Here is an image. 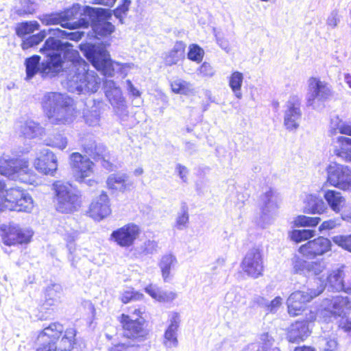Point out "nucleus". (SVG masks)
Returning <instances> with one entry per match:
<instances>
[{
    "label": "nucleus",
    "instance_id": "nucleus-58",
    "mask_svg": "<svg viewBox=\"0 0 351 351\" xmlns=\"http://www.w3.org/2000/svg\"><path fill=\"white\" fill-rule=\"evenodd\" d=\"M85 122L90 126H95L99 124L100 116L97 111H90L84 114Z\"/></svg>",
    "mask_w": 351,
    "mask_h": 351
},
{
    "label": "nucleus",
    "instance_id": "nucleus-51",
    "mask_svg": "<svg viewBox=\"0 0 351 351\" xmlns=\"http://www.w3.org/2000/svg\"><path fill=\"white\" fill-rule=\"evenodd\" d=\"M332 241L342 249L351 252V234L334 236Z\"/></svg>",
    "mask_w": 351,
    "mask_h": 351
},
{
    "label": "nucleus",
    "instance_id": "nucleus-22",
    "mask_svg": "<svg viewBox=\"0 0 351 351\" xmlns=\"http://www.w3.org/2000/svg\"><path fill=\"white\" fill-rule=\"evenodd\" d=\"M261 219L264 224L269 223L278 210L277 197L274 191L269 188L260 197Z\"/></svg>",
    "mask_w": 351,
    "mask_h": 351
},
{
    "label": "nucleus",
    "instance_id": "nucleus-25",
    "mask_svg": "<svg viewBox=\"0 0 351 351\" xmlns=\"http://www.w3.org/2000/svg\"><path fill=\"white\" fill-rule=\"evenodd\" d=\"M344 265H341L339 267L332 269L328 274L325 285L323 286L324 289L327 288L330 291H344L346 288L344 277Z\"/></svg>",
    "mask_w": 351,
    "mask_h": 351
},
{
    "label": "nucleus",
    "instance_id": "nucleus-4",
    "mask_svg": "<svg viewBox=\"0 0 351 351\" xmlns=\"http://www.w3.org/2000/svg\"><path fill=\"white\" fill-rule=\"evenodd\" d=\"M83 14L88 16L89 21L80 19L79 23L84 27L90 24L95 38L100 40L108 38L115 31V26L109 21L112 19L110 10L85 6Z\"/></svg>",
    "mask_w": 351,
    "mask_h": 351
},
{
    "label": "nucleus",
    "instance_id": "nucleus-47",
    "mask_svg": "<svg viewBox=\"0 0 351 351\" xmlns=\"http://www.w3.org/2000/svg\"><path fill=\"white\" fill-rule=\"evenodd\" d=\"M321 219L318 217H308L299 215L294 220V224L297 227H314L316 226Z\"/></svg>",
    "mask_w": 351,
    "mask_h": 351
},
{
    "label": "nucleus",
    "instance_id": "nucleus-7",
    "mask_svg": "<svg viewBox=\"0 0 351 351\" xmlns=\"http://www.w3.org/2000/svg\"><path fill=\"white\" fill-rule=\"evenodd\" d=\"M56 199V210L62 213H72L81 206V195L71 186L60 181L53 184Z\"/></svg>",
    "mask_w": 351,
    "mask_h": 351
},
{
    "label": "nucleus",
    "instance_id": "nucleus-53",
    "mask_svg": "<svg viewBox=\"0 0 351 351\" xmlns=\"http://www.w3.org/2000/svg\"><path fill=\"white\" fill-rule=\"evenodd\" d=\"M326 266V263L324 261L308 262L307 276L319 275L325 269Z\"/></svg>",
    "mask_w": 351,
    "mask_h": 351
},
{
    "label": "nucleus",
    "instance_id": "nucleus-36",
    "mask_svg": "<svg viewBox=\"0 0 351 351\" xmlns=\"http://www.w3.org/2000/svg\"><path fill=\"white\" fill-rule=\"evenodd\" d=\"M44 128L34 121H27L21 128V133L27 138H34L42 135Z\"/></svg>",
    "mask_w": 351,
    "mask_h": 351
},
{
    "label": "nucleus",
    "instance_id": "nucleus-64",
    "mask_svg": "<svg viewBox=\"0 0 351 351\" xmlns=\"http://www.w3.org/2000/svg\"><path fill=\"white\" fill-rule=\"evenodd\" d=\"M340 19L338 16V13L336 10H333L330 12L328 16L326 24L328 26H330L332 28H335L337 27V24L339 23Z\"/></svg>",
    "mask_w": 351,
    "mask_h": 351
},
{
    "label": "nucleus",
    "instance_id": "nucleus-1",
    "mask_svg": "<svg viewBox=\"0 0 351 351\" xmlns=\"http://www.w3.org/2000/svg\"><path fill=\"white\" fill-rule=\"evenodd\" d=\"M68 42L54 37L47 38L41 53H46L47 59L40 63V56L34 55L25 60L26 79L33 78L37 73L43 77L55 76L62 71L66 78L67 89L77 95L94 93L100 86L101 80L84 60L77 50Z\"/></svg>",
    "mask_w": 351,
    "mask_h": 351
},
{
    "label": "nucleus",
    "instance_id": "nucleus-17",
    "mask_svg": "<svg viewBox=\"0 0 351 351\" xmlns=\"http://www.w3.org/2000/svg\"><path fill=\"white\" fill-rule=\"evenodd\" d=\"M140 233L139 226L130 223L113 230L110 239L120 247H129L133 245Z\"/></svg>",
    "mask_w": 351,
    "mask_h": 351
},
{
    "label": "nucleus",
    "instance_id": "nucleus-24",
    "mask_svg": "<svg viewBox=\"0 0 351 351\" xmlns=\"http://www.w3.org/2000/svg\"><path fill=\"white\" fill-rule=\"evenodd\" d=\"M327 307L322 314L324 316L330 313L332 316H342L346 310L351 308V300L348 296L336 295L331 299H326Z\"/></svg>",
    "mask_w": 351,
    "mask_h": 351
},
{
    "label": "nucleus",
    "instance_id": "nucleus-15",
    "mask_svg": "<svg viewBox=\"0 0 351 351\" xmlns=\"http://www.w3.org/2000/svg\"><path fill=\"white\" fill-rule=\"evenodd\" d=\"M1 230L4 232V244L9 246L28 243L33 234L31 230L22 228L19 224L13 222L10 223L8 226H2Z\"/></svg>",
    "mask_w": 351,
    "mask_h": 351
},
{
    "label": "nucleus",
    "instance_id": "nucleus-50",
    "mask_svg": "<svg viewBox=\"0 0 351 351\" xmlns=\"http://www.w3.org/2000/svg\"><path fill=\"white\" fill-rule=\"evenodd\" d=\"M204 56V51L197 44L190 45L187 57L189 60L199 63L202 61Z\"/></svg>",
    "mask_w": 351,
    "mask_h": 351
},
{
    "label": "nucleus",
    "instance_id": "nucleus-20",
    "mask_svg": "<svg viewBox=\"0 0 351 351\" xmlns=\"http://www.w3.org/2000/svg\"><path fill=\"white\" fill-rule=\"evenodd\" d=\"M332 243L330 239L319 237L302 245L298 251L308 258H313L322 256L331 250Z\"/></svg>",
    "mask_w": 351,
    "mask_h": 351
},
{
    "label": "nucleus",
    "instance_id": "nucleus-60",
    "mask_svg": "<svg viewBox=\"0 0 351 351\" xmlns=\"http://www.w3.org/2000/svg\"><path fill=\"white\" fill-rule=\"evenodd\" d=\"M176 297V294L171 291H165L160 289L157 298L158 301L162 302H168L173 301Z\"/></svg>",
    "mask_w": 351,
    "mask_h": 351
},
{
    "label": "nucleus",
    "instance_id": "nucleus-57",
    "mask_svg": "<svg viewBox=\"0 0 351 351\" xmlns=\"http://www.w3.org/2000/svg\"><path fill=\"white\" fill-rule=\"evenodd\" d=\"M49 145L64 149L67 145V139L61 134L54 135L49 138Z\"/></svg>",
    "mask_w": 351,
    "mask_h": 351
},
{
    "label": "nucleus",
    "instance_id": "nucleus-27",
    "mask_svg": "<svg viewBox=\"0 0 351 351\" xmlns=\"http://www.w3.org/2000/svg\"><path fill=\"white\" fill-rule=\"evenodd\" d=\"M180 322V315L178 313H173L170 319V324L164 334L165 346L167 348H176L178 346L177 330Z\"/></svg>",
    "mask_w": 351,
    "mask_h": 351
},
{
    "label": "nucleus",
    "instance_id": "nucleus-32",
    "mask_svg": "<svg viewBox=\"0 0 351 351\" xmlns=\"http://www.w3.org/2000/svg\"><path fill=\"white\" fill-rule=\"evenodd\" d=\"M40 20L43 24L47 25L60 24L62 27L70 29H74L76 27L75 23H63L60 12L43 14L40 17Z\"/></svg>",
    "mask_w": 351,
    "mask_h": 351
},
{
    "label": "nucleus",
    "instance_id": "nucleus-11",
    "mask_svg": "<svg viewBox=\"0 0 351 351\" xmlns=\"http://www.w3.org/2000/svg\"><path fill=\"white\" fill-rule=\"evenodd\" d=\"M327 182L331 186L343 190L351 191V169L337 162L330 163L326 169Z\"/></svg>",
    "mask_w": 351,
    "mask_h": 351
},
{
    "label": "nucleus",
    "instance_id": "nucleus-31",
    "mask_svg": "<svg viewBox=\"0 0 351 351\" xmlns=\"http://www.w3.org/2000/svg\"><path fill=\"white\" fill-rule=\"evenodd\" d=\"M324 197L331 210L337 213L341 211L346 203V199L341 193L335 190L326 191Z\"/></svg>",
    "mask_w": 351,
    "mask_h": 351
},
{
    "label": "nucleus",
    "instance_id": "nucleus-2",
    "mask_svg": "<svg viewBox=\"0 0 351 351\" xmlns=\"http://www.w3.org/2000/svg\"><path fill=\"white\" fill-rule=\"evenodd\" d=\"M109 40L99 43H82L79 49L92 65L106 77H112L115 71L125 76L128 71L134 67L132 63H120L112 61L107 47Z\"/></svg>",
    "mask_w": 351,
    "mask_h": 351
},
{
    "label": "nucleus",
    "instance_id": "nucleus-62",
    "mask_svg": "<svg viewBox=\"0 0 351 351\" xmlns=\"http://www.w3.org/2000/svg\"><path fill=\"white\" fill-rule=\"evenodd\" d=\"M5 184L3 181L0 180V211L4 210V206L7 202V191Z\"/></svg>",
    "mask_w": 351,
    "mask_h": 351
},
{
    "label": "nucleus",
    "instance_id": "nucleus-3",
    "mask_svg": "<svg viewBox=\"0 0 351 351\" xmlns=\"http://www.w3.org/2000/svg\"><path fill=\"white\" fill-rule=\"evenodd\" d=\"M73 99L59 92L46 93L41 101L45 114L54 125H66L73 121L74 109Z\"/></svg>",
    "mask_w": 351,
    "mask_h": 351
},
{
    "label": "nucleus",
    "instance_id": "nucleus-28",
    "mask_svg": "<svg viewBox=\"0 0 351 351\" xmlns=\"http://www.w3.org/2000/svg\"><path fill=\"white\" fill-rule=\"evenodd\" d=\"M304 212L312 214H322L327 210L324 200L315 195H307L304 200Z\"/></svg>",
    "mask_w": 351,
    "mask_h": 351
},
{
    "label": "nucleus",
    "instance_id": "nucleus-55",
    "mask_svg": "<svg viewBox=\"0 0 351 351\" xmlns=\"http://www.w3.org/2000/svg\"><path fill=\"white\" fill-rule=\"evenodd\" d=\"M241 296L234 290H230L226 294L224 300L227 307L237 306L240 303Z\"/></svg>",
    "mask_w": 351,
    "mask_h": 351
},
{
    "label": "nucleus",
    "instance_id": "nucleus-8",
    "mask_svg": "<svg viewBox=\"0 0 351 351\" xmlns=\"http://www.w3.org/2000/svg\"><path fill=\"white\" fill-rule=\"evenodd\" d=\"M324 287L319 286L317 289L304 287L302 290L292 293L287 299L288 312L291 316L298 315L304 311L306 303L320 295Z\"/></svg>",
    "mask_w": 351,
    "mask_h": 351
},
{
    "label": "nucleus",
    "instance_id": "nucleus-46",
    "mask_svg": "<svg viewBox=\"0 0 351 351\" xmlns=\"http://www.w3.org/2000/svg\"><path fill=\"white\" fill-rule=\"evenodd\" d=\"M46 37V32L45 30L40 31L38 34H34L24 38L21 44L23 49H27L35 45L39 44Z\"/></svg>",
    "mask_w": 351,
    "mask_h": 351
},
{
    "label": "nucleus",
    "instance_id": "nucleus-45",
    "mask_svg": "<svg viewBox=\"0 0 351 351\" xmlns=\"http://www.w3.org/2000/svg\"><path fill=\"white\" fill-rule=\"evenodd\" d=\"M315 234V231L311 229L293 230L290 232V237L293 241L300 243L313 237Z\"/></svg>",
    "mask_w": 351,
    "mask_h": 351
},
{
    "label": "nucleus",
    "instance_id": "nucleus-52",
    "mask_svg": "<svg viewBox=\"0 0 351 351\" xmlns=\"http://www.w3.org/2000/svg\"><path fill=\"white\" fill-rule=\"evenodd\" d=\"M308 262L298 256H294L292 259L293 270L295 274L307 276Z\"/></svg>",
    "mask_w": 351,
    "mask_h": 351
},
{
    "label": "nucleus",
    "instance_id": "nucleus-21",
    "mask_svg": "<svg viewBox=\"0 0 351 351\" xmlns=\"http://www.w3.org/2000/svg\"><path fill=\"white\" fill-rule=\"evenodd\" d=\"M83 152L93 159L105 160L108 155L106 147L96 140L93 134H86L80 140Z\"/></svg>",
    "mask_w": 351,
    "mask_h": 351
},
{
    "label": "nucleus",
    "instance_id": "nucleus-5",
    "mask_svg": "<svg viewBox=\"0 0 351 351\" xmlns=\"http://www.w3.org/2000/svg\"><path fill=\"white\" fill-rule=\"evenodd\" d=\"M0 174L23 183L32 184L36 182V176L25 159L3 157L0 160Z\"/></svg>",
    "mask_w": 351,
    "mask_h": 351
},
{
    "label": "nucleus",
    "instance_id": "nucleus-13",
    "mask_svg": "<svg viewBox=\"0 0 351 351\" xmlns=\"http://www.w3.org/2000/svg\"><path fill=\"white\" fill-rule=\"evenodd\" d=\"M64 330L59 322H53L45 327L37 337L36 351H56V342Z\"/></svg>",
    "mask_w": 351,
    "mask_h": 351
},
{
    "label": "nucleus",
    "instance_id": "nucleus-16",
    "mask_svg": "<svg viewBox=\"0 0 351 351\" xmlns=\"http://www.w3.org/2000/svg\"><path fill=\"white\" fill-rule=\"evenodd\" d=\"M241 267L245 273L254 278L261 276L263 271L261 250L258 247L250 249L241 263Z\"/></svg>",
    "mask_w": 351,
    "mask_h": 351
},
{
    "label": "nucleus",
    "instance_id": "nucleus-39",
    "mask_svg": "<svg viewBox=\"0 0 351 351\" xmlns=\"http://www.w3.org/2000/svg\"><path fill=\"white\" fill-rule=\"evenodd\" d=\"M39 27L40 25L36 21H24L17 24L16 34L19 37L23 38L26 35L38 30Z\"/></svg>",
    "mask_w": 351,
    "mask_h": 351
},
{
    "label": "nucleus",
    "instance_id": "nucleus-34",
    "mask_svg": "<svg viewBox=\"0 0 351 351\" xmlns=\"http://www.w3.org/2000/svg\"><path fill=\"white\" fill-rule=\"evenodd\" d=\"M128 176L125 173L111 174L107 180V185L109 189L119 191H124L128 187L126 183Z\"/></svg>",
    "mask_w": 351,
    "mask_h": 351
},
{
    "label": "nucleus",
    "instance_id": "nucleus-23",
    "mask_svg": "<svg viewBox=\"0 0 351 351\" xmlns=\"http://www.w3.org/2000/svg\"><path fill=\"white\" fill-rule=\"evenodd\" d=\"M34 166L39 172L52 176L57 170V158L49 149H43L40 151L39 156L35 160Z\"/></svg>",
    "mask_w": 351,
    "mask_h": 351
},
{
    "label": "nucleus",
    "instance_id": "nucleus-41",
    "mask_svg": "<svg viewBox=\"0 0 351 351\" xmlns=\"http://www.w3.org/2000/svg\"><path fill=\"white\" fill-rule=\"evenodd\" d=\"M243 80V75L239 71H234L232 73L229 80V86L234 93L235 97L238 99L242 97L241 88Z\"/></svg>",
    "mask_w": 351,
    "mask_h": 351
},
{
    "label": "nucleus",
    "instance_id": "nucleus-59",
    "mask_svg": "<svg viewBox=\"0 0 351 351\" xmlns=\"http://www.w3.org/2000/svg\"><path fill=\"white\" fill-rule=\"evenodd\" d=\"M268 300L260 295H254L250 302V306L252 308H262L265 311L268 305Z\"/></svg>",
    "mask_w": 351,
    "mask_h": 351
},
{
    "label": "nucleus",
    "instance_id": "nucleus-33",
    "mask_svg": "<svg viewBox=\"0 0 351 351\" xmlns=\"http://www.w3.org/2000/svg\"><path fill=\"white\" fill-rule=\"evenodd\" d=\"M339 147L335 150V154L346 161H351V138L344 136L337 137Z\"/></svg>",
    "mask_w": 351,
    "mask_h": 351
},
{
    "label": "nucleus",
    "instance_id": "nucleus-19",
    "mask_svg": "<svg viewBox=\"0 0 351 351\" xmlns=\"http://www.w3.org/2000/svg\"><path fill=\"white\" fill-rule=\"evenodd\" d=\"M120 322L123 328V335L128 339H141L146 335L145 319L144 317H132L122 314Z\"/></svg>",
    "mask_w": 351,
    "mask_h": 351
},
{
    "label": "nucleus",
    "instance_id": "nucleus-9",
    "mask_svg": "<svg viewBox=\"0 0 351 351\" xmlns=\"http://www.w3.org/2000/svg\"><path fill=\"white\" fill-rule=\"evenodd\" d=\"M103 88L115 114L121 120H125L128 116V106L119 86L113 80H106L104 82Z\"/></svg>",
    "mask_w": 351,
    "mask_h": 351
},
{
    "label": "nucleus",
    "instance_id": "nucleus-61",
    "mask_svg": "<svg viewBox=\"0 0 351 351\" xmlns=\"http://www.w3.org/2000/svg\"><path fill=\"white\" fill-rule=\"evenodd\" d=\"M261 340L263 343L261 350L259 349L257 351H266L273 344L274 339L268 332H264L261 335Z\"/></svg>",
    "mask_w": 351,
    "mask_h": 351
},
{
    "label": "nucleus",
    "instance_id": "nucleus-42",
    "mask_svg": "<svg viewBox=\"0 0 351 351\" xmlns=\"http://www.w3.org/2000/svg\"><path fill=\"white\" fill-rule=\"evenodd\" d=\"M189 220V208L185 202L181 204L180 210L178 213L175 227L180 230L187 228Z\"/></svg>",
    "mask_w": 351,
    "mask_h": 351
},
{
    "label": "nucleus",
    "instance_id": "nucleus-6",
    "mask_svg": "<svg viewBox=\"0 0 351 351\" xmlns=\"http://www.w3.org/2000/svg\"><path fill=\"white\" fill-rule=\"evenodd\" d=\"M333 96L332 86L320 78L311 77L308 80V88L306 95V106L319 110L325 107V103Z\"/></svg>",
    "mask_w": 351,
    "mask_h": 351
},
{
    "label": "nucleus",
    "instance_id": "nucleus-56",
    "mask_svg": "<svg viewBox=\"0 0 351 351\" xmlns=\"http://www.w3.org/2000/svg\"><path fill=\"white\" fill-rule=\"evenodd\" d=\"M143 295L134 290H129L124 291L122 295L121 300L126 304L132 301H137L142 299Z\"/></svg>",
    "mask_w": 351,
    "mask_h": 351
},
{
    "label": "nucleus",
    "instance_id": "nucleus-30",
    "mask_svg": "<svg viewBox=\"0 0 351 351\" xmlns=\"http://www.w3.org/2000/svg\"><path fill=\"white\" fill-rule=\"evenodd\" d=\"M177 263L176 257L171 254H165L162 256L158 263V266L165 282H169L171 279V270L176 267Z\"/></svg>",
    "mask_w": 351,
    "mask_h": 351
},
{
    "label": "nucleus",
    "instance_id": "nucleus-43",
    "mask_svg": "<svg viewBox=\"0 0 351 351\" xmlns=\"http://www.w3.org/2000/svg\"><path fill=\"white\" fill-rule=\"evenodd\" d=\"M171 90L176 94L188 95L193 90L191 83L182 79H176L171 82Z\"/></svg>",
    "mask_w": 351,
    "mask_h": 351
},
{
    "label": "nucleus",
    "instance_id": "nucleus-54",
    "mask_svg": "<svg viewBox=\"0 0 351 351\" xmlns=\"http://www.w3.org/2000/svg\"><path fill=\"white\" fill-rule=\"evenodd\" d=\"M21 7L16 10L19 16L32 14L34 10V3L32 0H20Z\"/></svg>",
    "mask_w": 351,
    "mask_h": 351
},
{
    "label": "nucleus",
    "instance_id": "nucleus-37",
    "mask_svg": "<svg viewBox=\"0 0 351 351\" xmlns=\"http://www.w3.org/2000/svg\"><path fill=\"white\" fill-rule=\"evenodd\" d=\"M158 243L154 240H147L139 246L132 249L134 255L138 258L153 254L157 252Z\"/></svg>",
    "mask_w": 351,
    "mask_h": 351
},
{
    "label": "nucleus",
    "instance_id": "nucleus-49",
    "mask_svg": "<svg viewBox=\"0 0 351 351\" xmlns=\"http://www.w3.org/2000/svg\"><path fill=\"white\" fill-rule=\"evenodd\" d=\"M131 4L130 0H121V3L118 5L117 8L112 12V15L114 16L119 19V21L121 24L124 23V16H125L129 11V8Z\"/></svg>",
    "mask_w": 351,
    "mask_h": 351
},
{
    "label": "nucleus",
    "instance_id": "nucleus-40",
    "mask_svg": "<svg viewBox=\"0 0 351 351\" xmlns=\"http://www.w3.org/2000/svg\"><path fill=\"white\" fill-rule=\"evenodd\" d=\"M343 221H351V215H343L324 221L319 227V231L330 230L340 226Z\"/></svg>",
    "mask_w": 351,
    "mask_h": 351
},
{
    "label": "nucleus",
    "instance_id": "nucleus-35",
    "mask_svg": "<svg viewBox=\"0 0 351 351\" xmlns=\"http://www.w3.org/2000/svg\"><path fill=\"white\" fill-rule=\"evenodd\" d=\"M62 289L59 284H51L49 285L45 290V305L53 306L58 302Z\"/></svg>",
    "mask_w": 351,
    "mask_h": 351
},
{
    "label": "nucleus",
    "instance_id": "nucleus-10",
    "mask_svg": "<svg viewBox=\"0 0 351 351\" xmlns=\"http://www.w3.org/2000/svg\"><path fill=\"white\" fill-rule=\"evenodd\" d=\"M70 164L77 182L90 186L96 184L94 180L87 179L93 173V162L86 156L78 152L73 153L70 156Z\"/></svg>",
    "mask_w": 351,
    "mask_h": 351
},
{
    "label": "nucleus",
    "instance_id": "nucleus-14",
    "mask_svg": "<svg viewBox=\"0 0 351 351\" xmlns=\"http://www.w3.org/2000/svg\"><path fill=\"white\" fill-rule=\"evenodd\" d=\"M33 207L32 197L19 187L10 188L7 191V202L4 210L30 213Z\"/></svg>",
    "mask_w": 351,
    "mask_h": 351
},
{
    "label": "nucleus",
    "instance_id": "nucleus-12",
    "mask_svg": "<svg viewBox=\"0 0 351 351\" xmlns=\"http://www.w3.org/2000/svg\"><path fill=\"white\" fill-rule=\"evenodd\" d=\"M316 315L312 311L306 314L304 318L297 319L288 329V341L295 343L304 341L311 335Z\"/></svg>",
    "mask_w": 351,
    "mask_h": 351
},
{
    "label": "nucleus",
    "instance_id": "nucleus-44",
    "mask_svg": "<svg viewBox=\"0 0 351 351\" xmlns=\"http://www.w3.org/2000/svg\"><path fill=\"white\" fill-rule=\"evenodd\" d=\"M76 333L75 329L73 328H67L64 331V335L61 339V342L64 344V350L74 351Z\"/></svg>",
    "mask_w": 351,
    "mask_h": 351
},
{
    "label": "nucleus",
    "instance_id": "nucleus-29",
    "mask_svg": "<svg viewBox=\"0 0 351 351\" xmlns=\"http://www.w3.org/2000/svg\"><path fill=\"white\" fill-rule=\"evenodd\" d=\"M186 44L182 41L176 42L173 47L164 55V62L167 66L176 64L184 59Z\"/></svg>",
    "mask_w": 351,
    "mask_h": 351
},
{
    "label": "nucleus",
    "instance_id": "nucleus-18",
    "mask_svg": "<svg viewBox=\"0 0 351 351\" xmlns=\"http://www.w3.org/2000/svg\"><path fill=\"white\" fill-rule=\"evenodd\" d=\"M301 100L295 95L289 97L287 101L284 114V125L287 130H295L299 128L302 118Z\"/></svg>",
    "mask_w": 351,
    "mask_h": 351
},
{
    "label": "nucleus",
    "instance_id": "nucleus-48",
    "mask_svg": "<svg viewBox=\"0 0 351 351\" xmlns=\"http://www.w3.org/2000/svg\"><path fill=\"white\" fill-rule=\"evenodd\" d=\"M81 6L78 3L73 4L71 8L60 11L63 23H69V21L77 19L81 14Z\"/></svg>",
    "mask_w": 351,
    "mask_h": 351
},
{
    "label": "nucleus",
    "instance_id": "nucleus-38",
    "mask_svg": "<svg viewBox=\"0 0 351 351\" xmlns=\"http://www.w3.org/2000/svg\"><path fill=\"white\" fill-rule=\"evenodd\" d=\"M49 34H52L54 37L74 41H79L82 38V37L84 35V32H67L65 30H62L59 28H51L49 29Z\"/></svg>",
    "mask_w": 351,
    "mask_h": 351
},
{
    "label": "nucleus",
    "instance_id": "nucleus-63",
    "mask_svg": "<svg viewBox=\"0 0 351 351\" xmlns=\"http://www.w3.org/2000/svg\"><path fill=\"white\" fill-rule=\"evenodd\" d=\"M282 303V298L279 296L276 297L271 301L268 300V305L267 306L266 311L274 313L277 311L278 308Z\"/></svg>",
    "mask_w": 351,
    "mask_h": 351
},
{
    "label": "nucleus",
    "instance_id": "nucleus-26",
    "mask_svg": "<svg viewBox=\"0 0 351 351\" xmlns=\"http://www.w3.org/2000/svg\"><path fill=\"white\" fill-rule=\"evenodd\" d=\"M89 213L90 217L99 221L110 213L109 199L106 193L102 192L99 197L91 203Z\"/></svg>",
    "mask_w": 351,
    "mask_h": 351
}]
</instances>
